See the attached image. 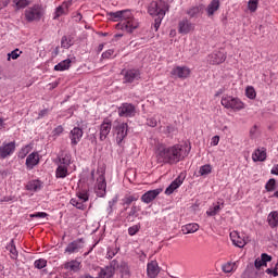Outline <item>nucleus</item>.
<instances>
[{
  "instance_id": "nucleus-1",
  "label": "nucleus",
  "mask_w": 278,
  "mask_h": 278,
  "mask_svg": "<svg viewBox=\"0 0 278 278\" xmlns=\"http://www.w3.org/2000/svg\"><path fill=\"white\" fill-rule=\"evenodd\" d=\"M190 153V148L188 144L176 143L174 146H160L156 149L155 157L157 164H179L181 160L188 157Z\"/></svg>"
},
{
  "instance_id": "nucleus-2",
  "label": "nucleus",
  "mask_w": 278,
  "mask_h": 278,
  "mask_svg": "<svg viewBox=\"0 0 278 278\" xmlns=\"http://www.w3.org/2000/svg\"><path fill=\"white\" fill-rule=\"evenodd\" d=\"M108 16L114 23H118L116 28L121 29L122 31H126L127 34H134L135 29L140 27V22L134 17V13L131 10H122L117 12H110Z\"/></svg>"
},
{
  "instance_id": "nucleus-3",
  "label": "nucleus",
  "mask_w": 278,
  "mask_h": 278,
  "mask_svg": "<svg viewBox=\"0 0 278 278\" xmlns=\"http://www.w3.org/2000/svg\"><path fill=\"white\" fill-rule=\"evenodd\" d=\"M96 176L94 170H92L91 177L92 179L96 178V194L97 197H105L108 190V182L105 181V168H98Z\"/></svg>"
},
{
  "instance_id": "nucleus-4",
  "label": "nucleus",
  "mask_w": 278,
  "mask_h": 278,
  "mask_svg": "<svg viewBox=\"0 0 278 278\" xmlns=\"http://www.w3.org/2000/svg\"><path fill=\"white\" fill-rule=\"evenodd\" d=\"M170 10V5L168 2L164 0L152 1L148 8V14L150 16H161L164 18L166 16V12Z\"/></svg>"
},
{
  "instance_id": "nucleus-5",
  "label": "nucleus",
  "mask_w": 278,
  "mask_h": 278,
  "mask_svg": "<svg viewBox=\"0 0 278 278\" xmlns=\"http://www.w3.org/2000/svg\"><path fill=\"white\" fill-rule=\"evenodd\" d=\"M43 15L45 10L40 4H35L33 7L27 8L24 13L25 20L28 23H34V21H40V18H42Z\"/></svg>"
},
{
  "instance_id": "nucleus-6",
  "label": "nucleus",
  "mask_w": 278,
  "mask_h": 278,
  "mask_svg": "<svg viewBox=\"0 0 278 278\" xmlns=\"http://www.w3.org/2000/svg\"><path fill=\"white\" fill-rule=\"evenodd\" d=\"M220 103L224 108H226V110H233L235 112L244 110V102H242L239 98H233L231 96L223 97Z\"/></svg>"
},
{
  "instance_id": "nucleus-7",
  "label": "nucleus",
  "mask_w": 278,
  "mask_h": 278,
  "mask_svg": "<svg viewBox=\"0 0 278 278\" xmlns=\"http://www.w3.org/2000/svg\"><path fill=\"white\" fill-rule=\"evenodd\" d=\"M16 151V141H4L0 144V160L12 157Z\"/></svg>"
},
{
  "instance_id": "nucleus-8",
  "label": "nucleus",
  "mask_w": 278,
  "mask_h": 278,
  "mask_svg": "<svg viewBox=\"0 0 278 278\" xmlns=\"http://www.w3.org/2000/svg\"><path fill=\"white\" fill-rule=\"evenodd\" d=\"M118 116H122L124 118H132V116H136V106L131 103H123L117 109Z\"/></svg>"
},
{
  "instance_id": "nucleus-9",
  "label": "nucleus",
  "mask_w": 278,
  "mask_h": 278,
  "mask_svg": "<svg viewBox=\"0 0 278 278\" xmlns=\"http://www.w3.org/2000/svg\"><path fill=\"white\" fill-rule=\"evenodd\" d=\"M227 60V52L225 50H216L207 56L208 64L218 65Z\"/></svg>"
},
{
  "instance_id": "nucleus-10",
  "label": "nucleus",
  "mask_w": 278,
  "mask_h": 278,
  "mask_svg": "<svg viewBox=\"0 0 278 278\" xmlns=\"http://www.w3.org/2000/svg\"><path fill=\"white\" fill-rule=\"evenodd\" d=\"M124 75V84H137L140 81V71L139 70H126L122 73Z\"/></svg>"
},
{
  "instance_id": "nucleus-11",
  "label": "nucleus",
  "mask_w": 278,
  "mask_h": 278,
  "mask_svg": "<svg viewBox=\"0 0 278 278\" xmlns=\"http://www.w3.org/2000/svg\"><path fill=\"white\" fill-rule=\"evenodd\" d=\"M230 239L232 244L239 249H244L249 242V238L244 235H240L238 231L230 232Z\"/></svg>"
},
{
  "instance_id": "nucleus-12",
  "label": "nucleus",
  "mask_w": 278,
  "mask_h": 278,
  "mask_svg": "<svg viewBox=\"0 0 278 278\" xmlns=\"http://www.w3.org/2000/svg\"><path fill=\"white\" fill-rule=\"evenodd\" d=\"M192 71L188 66H176L172 70L170 75L178 79H188Z\"/></svg>"
},
{
  "instance_id": "nucleus-13",
  "label": "nucleus",
  "mask_w": 278,
  "mask_h": 278,
  "mask_svg": "<svg viewBox=\"0 0 278 278\" xmlns=\"http://www.w3.org/2000/svg\"><path fill=\"white\" fill-rule=\"evenodd\" d=\"M84 239H76L67 244L64 253H67V255L79 253L80 249H84Z\"/></svg>"
},
{
  "instance_id": "nucleus-14",
  "label": "nucleus",
  "mask_w": 278,
  "mask_h": 278,
  "mask_svg": "<svg viewBox=\"0 0 278 278\" xmlns=\"http://www.w3.org/2000/svg\"><path fill=\"white\" fill-rule=\"evenodd\" d=\"M38 164H40V153L37 151L31 152L26 156L25 166L28 170H34Z\"/></svg>"
},
{
  "instance_id": "nucleus-15",
  "label": "nucleus",
  "mask_w": 278,
  "mask_h": 278,
  "mask_svg": "<svg viewBox=\"0 0 278 278\" xmlns=\"http://www.w3.org/2000/svg\"><path fill=\"white\" fill-rule=\"evenodd\" d=\"M127 129H128L127 123H119L115 127L117 144H121V142H123V140H125V138H127Z\"/></svg>"
},
{
  "instance_id": "nucleus-16",
  "label": "nucleus",
  "mask_w": 278,
  "mask_h": 278,
  "mask_svg": "<svg viewBox=\"0 0 278 278\" xmlns=\"http://www.w3.org/2000/svg\"><path fill=\"white\" fill-rule=\"evenodd\" d=\"M81 138H84V130L79 127H74L70 131V139H71V144L73 147H77L79 142L81 141Z\"/></svg>"
},
{
  "instance_id": "nucleus-17",
  "label": "nucleus",
  "mask_w": 278,
  "mask_h": 278,
  "mask_svg": "<svg viewBox=\"0 0 278 278\" xmlns=\"http://www.w3.org/2000/svg\"><path fill=\"white\" fill-rule=\"evenodd\" d=\"M178 31L182 35L190 34V31H194V24L190 20L184 18L178 23Z\"/></svg>"
},
{
  "instance_id": "nucleus-18",
  "label": "nucleus",
  "mask_w": 278,
  "mask_h": 278,
  "mask_svg": "<svg viewBox=\"0 0 278 278\" xmlns=\"http://www.w3.org/2000/svg\"><path fill=\"white\" fill-rule=\"evenodd\" d=\"M161 193H162V189L149 190L141 195V201L142 203H147V204L152 203V201H155V199H157V197H160Z\"/></svg>"
},
{
  "instance_id": "nucleus-19",
  "label": "nucleus",
  "mask_w": 278,
  "mask_h": 278,
  "mask_svg": "<svg viewBox=\"0 0 278 278\" xmlns=\"http://www.w3.org/2000/svg\"><path fill=\"white\" fill-rule=\"evenodd\" d=\"M110 131H112V121L105 118L100 125V140L102 142L110 136Z\"/></svg>"
},
{
  "instance_id": "nucleus-20",
  "label": "nucleus",
  "mask_w": 278,
  "mask_h": 278,
  "mask_svg": "<svg viewBox=\"0 0 278 278\" xmlns=\"http://www.w3.org/2000/svg\"><path fill=\"white\" fill-rule=\"evenodd\" d=\"M98 273L96 278H112L114 277V267L105 266V267H96Z\"/></svg>"
},
{
  "instance_id": "nucleus-21",
  "label": "nucleus",
  "mask_w": 278,
  "mask_h": 278,
  "mask_svg": "<svg viewBox=\"0 0 278 278\" xmlns=\"http://www.w3.org/2000/svg\"><path fill=\"white\" fill-rule=\"evenodd\" d=\"M266 148L260 147L252 153L253 162H266Z\"/></svg>"
},
{
  "instance_id": "nucleus-22",
  "label": "nucleus",
  "mask_w": 278,
  "mask_h": 278,
  "mask_svg": "<svg viewBox=\"0 0 278 278\" xmlns=\"http://www.w3.org/2000/svg\"><path fill=\"white\" fill-rule=\"evenodd\" d=\"M147 275L149 278H155L157 275H160V266L157 265V262L152 261L148 263Z\"/></svg>"
},
{
  "instance_id": "nucleus-23",
  "label": "nucleus",
  "mask_w": 278,
  "mask_h": 278,
  "mask_svg": "<svg viewBox=\"0 0 278 278\" xmlns=\"http://www.w3.org/2000/svg\"><path fill=\"white\" fill-rule=\"evenodd\" d=\"M273 261V256L263 253L261 254V257H257L254 262V266L256 268V270H260V268H262V266H267L268 262Z\"/></svg>"
},
{
  "instance_id": "nucleus-24",
  "label": "nucleus",
  "mask_w": 278,
  "mask_h": 278,
  "mask_svg": "<svg viewBox=\"0 0 278 278\" xmlns=\"http://www.w3.org/2000/svg\"><path fill=\"white\" fill-rule=\"evenodd\" d=\"M68 8H71V2H62L54 11V21L60 18V16H64V14H68Z\"/></svg>"
},
{
  "instance_id": "nucleus-25",
  "label": "nucleus",
  "mask_w": 278,
  "mask_h": 278,
  "mask_svg": "<svg viewBox=\"0 0 278 278\" xmlns=\"http://www.w3.org/2000/svg\"><path fill=\"white\" fill-rule=\"evenodd\" d=\"M220 9V0H212L206 8L207 16H214L216 12Z\"/></svg>"
},
{
  "instance_id": "nucleus-26",
  "label": "nucleus",
  "mask_w": 278,
  "mask_h": 278,
  "mask_svg": "<svg viewBox=\"0 0 278 278\" xmlns=\"http://www.w3.org/2000/svg\"><path fill=\"white\" fill-rule=\"evenodd\" d=\"M79 266H81V263L77 260H72L70 262L64 263L63 268L65 270H70L71 273H77L79 270Z\"/></svg>"
},
{
  "instance_id": "nucleus-27",
  "label": "nucleus",
  "mask_w": 278,
  "mask_h": 278,
  "mask_svg": "<svg viewBox=\"0 0 278 278\" xmlns=\"http://www.w3.org/2000/svg\"><path fill=\"white\" fill-rule=\"evenodd\" d=\"M25 189L28 192H38V190L42 189V182L40 180H30L26 184Z\"/></svg>"
},
{
  "instance_id": "nucleus-28",
  "label": "nucleus",
  "mask_w": 278,
  "mask_h": 278,
  "mask_svg": "<svg viewBox=\"0 0 278 278\" xmlns=\"http://www.w3.org/2000/svg\"><path fill=\"white\" fill-rule=\"evenodd\" d=\"M184 184L181 177H177L165 190V194H173Z\"/></svg>"
},
{
  "instance_id": "nucleus-29",
  "label": "nucleus",
  "mask_w": 278,
  "mask_h": 278,
  "mask_svg": "<svg viewBox=\"0 0 278 278\" xmlns=\"http://www.w3.org/2000/svg\"><path fill=\"white\" fill-rule=\"evenodd\" d=\"M138 212H140V206L132 205L126 216V220L128 223H134L136 220V218H138Z\"/></svg>"
},
{
  "instance_id": "nucleus-30",
  "label": "nucleus",
  "mask_w": 278,
  "mask_h": 278,
  "mask_svg": "<svg viewBox=\"0 0 278 278\" xmlns=\"http://www.w3.org/2000/svg\"><path fill=\"white\" fill-rule=\"evenodd\" d=\"M225 207V203L217 202V204H213L208 210L206 211V214L208 216H216L220 213V210Z\"/></svg>"
},
{
  "instance_id": "nucleus-31",
  "label": "nucleus",
  "mask_w": 278,
  "mask_h": 278,
  "mask_svg": "<svg viewBox=\"0 0 278 278\" xmlns=\"http://www.w3.org/2000/svg\"><path fill=\"white\" fill-rule=\"evenodd\" d=\"M7 251L10 252L11 260H18V251L16 250V244L14 243V239H12L7 244Z\"/></svg>"
},
{
  "instance_id": "nucleus-32",
  "label": "nucleus",
  "mask_w": 278,
  "mask_h": 278,
  "mask_svg": "<svg viewBox=\"0 0 278 278\" xmlns=\"http://www.w3.org/2000/svg\"><path fill=\"white\" fill-rule=\"evenodd\" d=\"M55 177L56 179H66L68 177V167L59 164L55 170Z\"/></svg>"
},
{
  "instance_id": "nucleus-33",
  "label": "nucleus",
  "mask_w": 278,
  "mask_h": 278,
  "mask_svg": "<svg viewBox=\"0 0 278 278\" xmlns=\"http://www.w3.org/2000/svg\"><path fill=\"white\" fill-rule=\"evenodd\" d=\"M34 147H31V143L22 147L17 153L18 160H25L29 155V153H31Z\"/></svg>"
},
{
  "instance_id": "nucleus-34",
  "label": "nucleus",
  "mask_w": 278,
  "mask_h": 278,
  "mask_svg": "<svg viewBox=\"0 0 278 278\" xmlns=\"http://www.w3.org/2000/svg\"><path fill=\"white\" fill-rule=\"evenodd\" d=\"M267 223L271 229H275V227H278V212L273 211L267 216Z\"/></svg>"
},
{
  "instance_id": "nucleus-35",
  "label": "nucleus",
  "mask_w": 278,
  "mask_h": 278,
  "mask_svg": "<svg viewBox=\"0 0 278 278\" xmlns=\"http://www.w3.org/2000/svg\"><path fill=\"white\" fill-rule=\"evenodd\" d=\"M181 231L185 235L197 233V231H199V224L197 223L187 224L181 227Z\"/></svg>"
},
{
  "instance_id": "nucleus-36",
  "label": "nucleus",
  "mask_w": 278,
  "mask_h": 278,
  "mask_svg": "<svg viewBox=\"0 0 278 278\" xmlns=\"http://www.w3.org/2000/svg\"><path fill=\"white\" fill-rule=\"evenodd\" d=\"M71 59H65L54 66V71H68L71 68Z\"/></svg>"
},
{
  "instance_id": "nucleus-37",
  "label": "nucleus",
  "mask_w": 278,
  "mask_h": 278,
  "mask_svg": "<svg viewBox=\"0 0 278 278\" xmlns=\"http://www.w3.org/2000/svg\"><path fill=\"white\" fill-rule=\"evenodd\" d=\"M59 165L61 166H71V153H62L61 156L59 157Z\"/></svg>"
},
{
  "instance_id": "nucleus-38",
  "label": "nucleus",
  "mask_w": 278,
  "mask_h": 278,
  "mask_svg": "<svg viewBox=\"0 0 278 278\" xmlns=\"http://www.w3.org/2000/svg\"><path fill=\"white\" fill-rule=\"evenodd\" d=\"M29 3H31L29 0H13L15 10H25Z\"/></svg>"
},
{
  "instance_id": "nucleus-39",
  "label": "nucleus",
  "mask_w": 278,
  "mask_h": 278,
  "mask_svg": "<svg viewBox=\"0 0 278 278\" xmlns=\"http://www.w3.org/2000/svg\"><path fill=\"white\" fill-rule=\"evenodd\" d=\"M212 174V166L210 164H205L200 166L199 175L201 177H207V175Z\"/></svg>"
},
{
  "instance_id": "nucleus-40",
  "label": "nucleus",
  "mask_w": 278,
  "mask_h": 278,
  "mask_svg": "<svg viewBox=\"0 0 278 278\" xmlns=\"http://www.w3.org/2000/svg\"><path fill=\"white\" fill-rule=\"evenodd\" d=\"M23 53V51H21L18 48L14 49L13 51L8 53V62H10V60H18V58H21V54Z\"/></svg>"
},
{
  "instance_id": "nucleus-41",
  "label": "nucleus",
  "mask_w": 278,
  "mask_h": 278,
  "mask_svg": "<svg viewBox=\"0 0 278 278\" xmlns=\"http://www.w3.org/2000/svg\"><path fill=\"white\" fill-rule=\"evenodd\" d=\"M118 203V195H115L112 200L109 201V206L106 207V212L109 215L113 214L114 206Z\"/></svg>"
},
{
  "instance_id": "nucleus-42",
  "label": "nucleus",
  "mask_w": 278,
  "mask_h": 278,
  "mask_svg": "<svg viewBox=\"0 0 278 278\" xmlns=\"http://www.w3.org/2000/svg\"><path fill=\"white\" fill-rule=\"evenodd\" d=\"M245 96L248 97V99H255V97H257V92L255 91V88L253 86H249L245 88Z\"/></svg>"
},
{
  "instance_id": "nucleus-43",
  "label": "nucleus",
  "mask_w": 278,
  "mask_h": 278,
  "mask_svg": "<svg viewBox=\"0 0 278 278\" xmlns=\"http://www.w3.org/2000/svg\"><path fill=\"white\" fill-rule=\"evenodd\" d=\"M233 268H236V263H232V262L225 263L222 266V270L224 273H233Z\"/></svg>"
},
{
  "instance_id": "nucleus-44",
  "label": "nucleus",
  "mask_w": 278,
  "mask_h": 278,
  "mask_svg": "<svg viewBox=\"0 0 278 278\" xmlns=\"http://www.w3.org/2000/svg\"><path fill=\"white\" fill-rule=\"evenodd\" d=\"M258 4H260V0H249L248 1V10L250 12H256Z\"/></svg>"
},
{
  "instance_id": "nucleus-45",
  "label": "nucleus",
  "mask_w": 278,
  "mask_h": 278,
  "mask_svg": "<svg viewBox=\"0 0 278 278\" xmlns=\"http://www.w3.org/2000/svg\"><path fill=\"white\" fill-rule=\"evenodd\" d=\"M35 268H38V270H42V268L47 267V260L45 258H39L36 260L34 263Z\"/></svg>"
},
{
  "instance_id": "nucleus-46",
  "label": "nucleus",
  "mask_w": 278,
  "mask_h": 278,
  "mask_svg": "<svg viewBox=\"0 0 278 278\" xmlns=\"http://www.w3.org/2000/svg\"><path fill=\"white\" fill-rule=\"evenodd\" d=\"M276 186H277V181L271 178L266 182L265 189L267 190V192H273L275 191Z\"/></svg>"
},
{
  "instance_id": "nucleus-47",
  "label": "nucleus",
  "mask_w": 278,
  "mask_h": 278,
  "mask_svg": "<svg viewBox=\"0 0 278 278\" xmlns=\"http://www.w3.org/2000/svg\"><path fill=\"white\" fill-rule=\"evenodd\" d=\"M122 201H123V205H131L134 201H138V197L125 195V198Z\"/></svg>"
},
{
  "instance_id": "nucleus-48",
  "label": "nucleus",
  "mask_w": 278,
  "mask_h": 278,
  "mask_svg": "<svg viewBox=\"0 0 278 278\" xmlns=\"http://www.w3.org/2000/svg\"><path fill=\"white\" fill-rule=\"evenodd\" d=\"M71 204L74 207H77V210H86V204H84V202L79 201L78 199H72Z\"/></svg>"
},
{
  "instance_id": "nucleus-49",
  "label": "nucleus",
  "mask_w": 278,
  "mask_h": 278,
  "mask_svg": "<svg viewBox=\"0 0 278 278\" xmlns=\"http://www.w3.org/2000/svg\"><path fill=\"white\" fill-rule=\"evenodd\" d=\"M62 134H64V127L62 125L56 126L52 130L53 138H58V137L62 136Z\"/></svg>"
},
{
  "instance_id": "nucleus-50",
  "label": "nucleus",
  "mask_w": 278,
  "mask_h": 278,
  "mask_svg": "<svg viewBox=\"0 0 278 278\" xmlns=\"http://www.w3.org/2000/svg\"><path fill=\"white\" fill-rule=\"evenodd\" d=\"M140 229H141V225L140 224H136L134 226H130L128 228V235L136 236V233H138V231H140Z\"/></svg>"
},
{
  "instance_id": "nucleus-51",
  "label": "nucleus",
  "mask_w": 278,
  "mask_h": 278,
  "mask_svg": "<svg viewBox=\"0 0 278 278\" xmlns=\"http://www.w3.org/2000/svg\"><path fill=\"white\" fill-rule=\"evenodd\" d=\"M201 12V9L199 7H193L188 10L187 14L191 17L194 18V16H199V13Z\"/></svg>"
},
{
  "instance_id": "nucleus-52",
  "label": "nucleus",
  "mask_w": 278,
  "mask_h": 278,
  "mask_svg": "<svg viewBox=\"0 0 278 278\" xmlns=\"http://www.w3.org/2000/svg\"><path fill=\"white\" fill-rule=\"evenodd\" d=\"M73 42L68 39V37L64 36L61 39V46L63 49H71Z\"/></svg>"
},
{
  "instance_id": "nucleus-53",
  "label": "nucleus",
  "mask_w": 278,
  "mask_h": 278,
  "mask_svg": "<svg viewBox=\"0 0 278 278\" xmlns=\"http://www.w3.org/2000/svg\"><path fill=\"white\" fill-rule=\"evenodd\" d=\"M89 197H88V192L87 191H79L77 193V200L81 201L83 203H86V201H88Z\"/></svg>"
},
{
  "instance_id": "nucleus-54",
  "label": "nucleus",
  "mask_w": 278,
  "mask_h": 278,
  "mask_svg": "<svg viewBox=\"0 0 278 278\" xmlns=\"http://www.w3.org/2000/svg\"><path fill=\"white\" fill-rule=\"evenodd\" d=\"M265 273L267 275H273V277H278V262L275 264L274 268H267Z\"/></svg>"
},
{
  "instance_id": "nucleus-55",
  "label": "nucleus",
  "mask_w": 278,
  "mask_h": 278,
  "mask_svg": "<svg viewBox=\"0 0 278 278\" xmlns=\"http://www.w3.org/2000/svg\"><path fill=\"white\" fill-rule=\"evenodd\" d=\"M117 253H118V250H117V249L109 248V249H108V253H106L108 260H112L113 257L116 256Z\"/></svg>"
},
{
  "instance_id": "nucleus-56",
  "label": "nucleus",
  "mask_w": 278,
  "mask_h": 278,
  "mask_svg": "<svg viewBox=\"0 0 278 278\" xmlns=\"http://www.w3.org/2000/svg\"><path fill=\"white\" fill-rule=\"evenodd\" d=\"M29 216H30V218H47V216H49V214H47L45 212H37L35 214H30Z\"/></svg>"
},
{
  "instance_id": "nucleus-57",
  "label": "nucleus",
  "mask_w": 278,
  "mask_h": 278,
  "mask_svg": "<svg viewBox=\"0 0 278 278\" xmlns=\"http://www.w3.org/2000/svg\"><path fill=\"white\" fill-rule=\"evenodd\" d=\"M147 125L149 127H157V119L155 117H149L147 119Z\"/></svg>"
},
{
  "instance_id": "nucleus-58",
  "label": "nucleus",
  "mask_w": 278,
  "mask_h": 278,
  "mask_svg": "<svg viewBox=\"0 0 278 278\" xmlns=\"http://www.w3.org/2000/svg\"><path fill=\"white\" fill-rule=\"evenodd\" d=\"M112 55H114V50H112V49H109L102 53V58L104 60H110V58H112Z\"/></svg>"
},
{
  "instance_id": "nucleus-59",
  "label": "nucleus",
  "mask_w": 278,
  "mask_h": 278,
  "mask_svg": "<svg viewBox=\"0 0 278 278\" xmlns=\"http://www.w3.org/2000/svg\"><path fill=\"white\" fill-rule=\"evenodd\" d=\"M162 21H164V17H162V16H157L154 20V28L156 31H157V29H160V26L162 25Z\"/></svg>"
},
{
  "instance_id": "nucleus-60",
  "label": "nucleus",
  "mask_w": 278,
  "mask_h": 278,
  "mask_svg": "<svg viewBox=\"0 0 278 278\" xmlns=\"http://www.w3.org/2000/svg\"><path fill=\"white\" fill-rule=\"evenodd\" d=\"M72 18H74L76 23H79L81 18H84V16L81 15V13L76 12V13H73Z\"/></svg>"
},
{
  "instance_id": "nucleus-61",
  "label": "nucleus",
  "mask_w": 278,
  "mask_h": 278,
  "mask_svg": "<svg viewBox=\"0 0 278 278\" xmlns=\"http://www.w3.org/2000/svg\"><path fill=\"white\" fill-rule=\"evenodd\" d=\"M218 142H220V137H218V136H214V137L211 139V144H212V147H218Z\"/></svg>"
},
{
  "instance_id": "nucleus-62",
  "label": "nucleus",
  "mask_w": 278,
  "mask_h": 278,
  "mask_svg": "<svg viewBox=\"0 0 278 278\" xmlns=\"http://www.w3.org/2000/svg\"><path fill=\"white\" fill-rule=\"evenodd\" d=\"M8 5H10V0H0V10L8 8Z\"/></svg>"
},
{
  "instance_id": "nucleus-63",
  "label": "nucleus",
  "mask_w": 278,
  "mask_h": 278,
  "mask_svg": "<svg viewBox=\"0 0 278 278\" xmlns=\"http://www.w3.org/2000/svg\"><path fill=\"white\" fill-rule=\"evenodd\" d=\"M122 273H124V275H129V266L126 265V263H122Z\"/></svg>"
},
{
  "instance_id": "nucleus-64",
  "label": "nucleus",
  "mask_w": 278,
  "mask_h": 278,
  "mask_svg": "<svg viewBox=\"0 0 278 278\" xmlns=\"http://www.w3.org/2000/svg\"><path fill=\"white\" fill-rule=\"evenodd\" d=\"M270 173H271V175H278V164L273 166Z\"/></svg>"
}]
</instances>
